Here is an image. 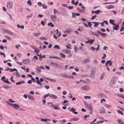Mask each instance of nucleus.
Listing matches in <instances>:
<instances>
[{
  "label": "nucleus",
  "instance_id": "1",
  "mask_svg": "<svg viewBox=\"0 0 124 124\" xmlns=\"http://www.w3.org/2000/svg\"><path fill=\"white\" fill-rule=\"evenodd\" d=\"M13 4L12 2L9 1L7 2V6L8 8L10 9L13 6Z\"/></svg>",
  "mask_w": 124,
  "mask_h": 124
},
{
  "label": "nucleus",
  "instance_id": "2",
  "mask_svg": "<svg viewBox=\"0 0 124 124\" xmlns=\"http://www.w3.org/2000/svg\"><path fill=\"white\" fill-rule=\"evenodd\" d=\"M114 77H113L112 78L110 81L109 83V85L110 86H112L113 85H114L115 83L116 79H113Z\"/></svg>",
  "mask_w": 124,
  "mask_h": 124
},
{
  "label": "nucleus",
  "instance_id": "3",
  "mask_svg": "<svg viewBox=\"0 0 124 124\" xmlns=\"http://www.w3.org/2000/svg\"><path fill=\"white\" fill-rule=\"evenodd\" d=\"M81 89V90L88 91L89 89V87L88 85H85L82 86Z\"/></svg>",
  "mask_w": 124,
  "mask_h": 124
},
{
  "label": "nucleus",
  "instance_id": "4",
  "mask_svg": "<svg viewBox=\"0 0 124 124\" xmlns=\"http://www.w3.org/2000/svg\"><path fill=\"white\" fill-rule=\"evenodd\" d=\"M50 64L53 66L54 67L57 66V68H58L60 67V65L57 64V63L52 62L50 63Z\"/></svg>",
  "mask_w": 124,
  "mask_h": 124
},
{
  "label": "nucleus",
  "instance_id": "5",
  "mask_svg": "<svg viewBox=\"0 0 124 124\" xmlns=\"http://www.w3.org/2000/svg\"><path fill=\"white\" fill-rule=\"evenodd\" d=\"M4 31H5V32H6V33L8 34H10L11 35H12L14 36H15V34L13 32H12L11 31H9L8 30H6Z\"/></svg>",
  "mask_w": 124,
  "mask_h": 124
},
{
  "label": "nucleus",
  "instance_id": "6",
  "mask_svg": "<svg viewBox=\"0 0 124 124\" xmlns=\"http://www.w3.org/2000/svg\"><path fill=\"white\" fill-rule=\"evenodd\" d=\"M49 96L50 98L54 99H56L57 98V97L56 96L53 94H49Z\"/></svg>",
  "mask_w": 124,
  "mask_h": 124
},
{
  "label": "nucleus",
  "instance_id": "7",
  "mask_svg": "<svg viewBox=\"0 0 124 124\" xmlns=\"http://www.w3.org/2000/svg\"><path fill=\"white\" fill-rule=\"evenodd\" d=\"M36 72L38 73H40L41 71L40 68L38 66L36 67Z\"/></svg>",
  "mask_w": 124,
  "mask_h": 124
},
{
  "label": "nucleus",
  "instance_id": "8",
  "mask_svg": "<svg viewBox=\"0 0 124 124\" xmlns=\"http://www.w3.org/2000/svg\"><path fill=\"white\" fill-rule=\"evenodd\" d=\"M97 33H99V34L102 36V37H104L107 35L106 33H102L99 31H97Z\"/></svg>",
  "mask_w": 124,
  "mask_h": 124
},
{
  "label": "nucleus",
  "instance_id": "9",
  "mask_svg": "<svg viewBox=\"0 0 124 124\" xmlns=\"http://www.w3.org/2000/svg\"><path fill=\"white\" fill-rule=\"evenodd\" d=\"M30 62V59H25L23 60V62L25 64H27Z\"/></svg>",
  "mask_w": 124,
  "mask_h": 124
},
{
  "label": "nucleus",
  "instance_id": "10",
  "mask_svg": "<svg viewBox=\"0 0 124 124\" xmlns=\"http://www.w3.org/2000/svg\"><path fill=\"white\" fill-rule=\"evenodd\" d=\"M51 18L54 21H55L56 20V18L55 15H51Z\"/></svg>",
  "mask_w": 124,
  "mask_h": 124
},
{
  "label": "nucleus",
  "instance_id": "11",
  "mask_svg": "<svg viewBox=\"0 0 124 124\" xmlns=\"http://www.w3.org/2000/svg\"><path fill=\"white\" fill-rule=\"evenodd\" d=\"M108 64H109V65L110 66L112 65V63L110 60L107 61L106 63L105 66H107Z\"/></svg>",
  "mask_w": 124,
  "mask_h": 124
},
{
  "label": "nucleus",
  "instance_id": "12",
  "mask_svg": "<svg viewBox=\"0 0 124 124\" xmlns=\"http://www.w3.org/2000/svg\"><path fill=\"white\" fill-rule=\"evenodd\" d=\"M117 121L118 124H124L123 121L121 119H117Z\"/></svg>",
  "mask_w": 124,
  "mask_h": 124
},
{
  "label": "nucleus",
  "instance_id": "13",
  "mask_svg": "<svg viewBox=\"0 0 124 124\" xmlns=\"http://www.w3.org/2000/svg\"><path fill=\"white\" fill-rule=\"evenodd\" d=\"M36 82L37 83V84L38 85H39L40 86V87H37V88L40 89L42 88V84L41 83H40V82L38 81H36Z\"/></svg>",
  "mask_w": 124,
  "mask_h": 124
},
{
  "label": "nucleus",
  "instance_id": "14",
  "mask_svg": "<svg viewBox=\"0 0 124 124\" xmlns=\"http://www.w3.org/2000/svg\"><path fill=\"white\" fill-rule=\"evenodd\" d=\"M46 79L48 80L51 81V82H52L54 83L55 82L56 80L54 79H51L49 78H46Z\"/></svg>",
  "mask_w": 124,
  "mask_h": 124
},
{
  "label": "nucleus",
  "instance_id": "15",
  "mask_svg": "<svg viewBox=\"0 0 124 124\" xmlns=\"http://www.w3.org/2000/svg\"><path fill=\"white\" fill-rule=\"evenodd\" d=\"M25 82L23 81H21L20 82H18L16 83V85H20L22 83H24Z\"/></svg>",
  "mask_w": 124,
  "mask_h": 124
},
{
  "label": "nucleus",
  "instance_id": "16",
  "mask_svg": "<svg viewBox=\"0 0 124 124\" xmlns=\"http://www.w3.org/2000/svg\"><path fill=\"white\" fill-rule=\"evenodd\" d=\"M90 60V58H88L85 59L83 61V62L85 63H86L88 62H89Z\"/></svg>",
  "mask_w": 124,
  "mask_h": 124
},
{
  "label": "nucleus",
  "instance_id": "17",
  "mask_svg": "<svg viewBox=\"0 0 124 124\" xmlns=\"http://www.w3.org/2000/svg\"><path fill=\"white\" fill-rule=\"evenodd\" d=\"M13 107L16 109H18L17 108H19V107L18 105L17 104H13Z\"/></svg>",
  "mask_w": 124,
  "mask_h": 124
},
{
  "label": "nucleus",
  "instance_id": "18",
  "mask_svg": "<svg viewBox=\"0 0 124 124\" xmlns=\"http://www.w3.org/2000/svg\"><path fill=\"white\" fill-rule=\"evenodd\" d=\"M113 27V29L114 30H117L119 27L118 25L117 24L115 25Z\"/></svg>",
  "mask_w": 124,
  "mask_h": 124
},
{
  "label": "nucleus",
  "instance_id": "19",
  "mask_svg": "<svg viewBox=\"0 0 124 124\" xmlns=\"http://www.w3.org/2000/svg\"><path fill=\"white\" fill-rule=\"evenodd\" d=\"M106 8L108 9H110L111 8H114V7L112 5H109L108 6L106 7Z\"/></svg>",
  "mask_w": 124,
  "mask_h": 124
},
{
  "label": "nucleus",
  "instance_id": "20",
  "mask_svg": "<svg viewBox=\"0 0 124 124\" xmlns=\"http://www.w3.org/2000/svg\"><path fill=\"white\" fill-rule=\"evenodd\" d=\"M28 99L30 100H32V101H34V99L33 97L31 95L28 96Z\"/></svg>",
  "mask_w": 124,
  "mask_h": 124
},
{
  "label": "nucleus",
  "instance_id": "21",
  "mask_svg": "<svg viewBox=\"0 0 124 124\" xmlns=\"http://www.w3.org/2000/svg\"><path fill=\"white\" fill-rule=\"evenodd\" d=\"M79 119V118H78L76 117H74L72 119H71V121H77Z\"/></svg>",
  "mask_w": 124,
  "mask_h": 124
},
{
  "label": "nucleus",
  "instance_id": "22",
  "mask_svg": "<svg viewBox=\"0 0 124 124\" xmlns=\"http://www.w3.org/2000/svg\"><path fill=\"white\" fill-rule=\"evenodd\" d=\"M9 71L11 72H12L14 71H18L16 69H15V68H14L13 69H11V68L10 69H9Z\"/></svg>",
  "mask_w": 124,
  "mask_h": 124
},
{
  "label": "nucleus",
  "instance_id": "23",
  "mask_svg": "<svg viewBox=\"0 0 124 124\" xmlns=\"http://www.w3.org/2000/svg\"><path fill=\"white\" fill-rule=\"evenodd\" d=\"M113 20H112L111 19H110L109 21V23L111 24H112L113 26L115 25H116V24L115 23H114L113 22Z\"/></svg>",
  "mask_w": 124,
  "mask_h": 124
},
{
  "label": "nucleus",
  "instance_id": "24",
  "mask_svg": "<svg viewBox=\"0 0 124 124\" xmlns=\"http://www.w3.org/2000/svg\"><path fill=\"white\" fill-rule=\"evenodd\" d=\"M92 23L94 24V26L95 27H97L98 25V23H99L98 22H92Z\"/></svg>",
  "mask_w": 124,
  "mask_h": 124
},
{
  "label": "nucleus",
  "instance_id": "25",
  "mask_svg": "<svg viewBox=\"0 0 124 124\" xmlns=\"http://www.w3.org/2000/svg\"><path fill=\"white\" fill-rule=\"evenodd\" d=\"M33 34L35 37H37L39 35H40V32H39L37 33H34Z\"/></svg>",
  "mask_w": 124,
  "mask_h": 124
},
{
  "label": "nucleus",
  "instance_id": "26",
  "mask_svg": "<svg viewBox=\"0 0 124 124\" xmlns=\"http://www.w3.org/2000/svg\"><path fill=\"white\" fill-rule=\"evenodd\" d=\"M88 109L90 110H92V108L91 105L90 104H88L87 105Z\"/></svg>",
  "mask_w": 124,
  "mask_h": 124
},
{
  "label": "nucleus",
  "instance_id": "27",
  "mask_svg": "<svg viewBox=\"0 0 124 124\" xmlns=\"http://www.w3.org/2000/svg\"><path fill=\"white\" fill-rule=\"evenodd\" d=\"M47 25L48 26H50V25L51 27H53L54 26V25L53 24H52V23L51 22H50L48 23L47 24Z\"/></svg>",
  "mask_w": 124,
  "mask_h": 124
},
{
  "label": "nucleus",
  "instance_id": "28",
  "mask_svg": "<svg viewBox=\"0 0 124 124\" xmlns=\"http://www.w3.org/2000/svg\"><path fill=\"white\" fill-rule=\"evenodd\" d=\"M77 10L80 13L83 12L84 11V10L80 9V8L79 7H78L77 8Z\"/></svg>",
  "mask_w": 124,
  "mask_h": 124
},
{
  "label": "nucleus",
  "instance_id": "29",
  "mask_svg": "<svg viewBox=\"0 0 124 124\" xmlns=\"http://www.w3.org/2000/svg\"><path fill=\"white\" fill-rule=\"evenodd\" d=\"M60 54L61 55V58H65V55L64 54H63V53H60Z\"/></svg>",
  "mask_w": 124,
  "mask_h": 124
},
{
  "label": "nucleus",
  "instance_id": "30",
  "mask_svg": "<svg viewBox=\"0 0 124 124\" xmlns=\"http://www.w3.org/2000/svg\"><path fill=\"white\" fill-rule=\"evenodd\" d=\"M3 82H4L5 83H7V84H11V83L9 82L8 81V79H6V80H4V81H3Z\"/></svg>",
  "mask_w": 124,
  "mask_h": 124
},
{
  "label": "nucleus",
  "instance_id": "31",
  "mask_svg": "<svg viewBox=\"0 0 124 124\" xmlns=\"http://www.w3.org/2000/svg\"><path fill=\"white\" fill-rule=\"evenodd\" d=\"M67 75L64 74H61L60 75L63 78H67Z\"/></svg>",
  "mask_w": 124,
  "mask_h": 124
},
{
  "label": "nucleus",
  "instance_id": "32",
  "mask_svg": "<svg viewBox=\"0 0 124 124\" xmlns=\"http://www.w3.org/2000/svg\"><path fill=\"white\" fill-rule=\"evenodd\" d=\"M65 53L67 54H69L71 52L70 51V50L68 49H67L65 50Z\"/></svg>",
  "mask_w": 124,
  "mask_h": 124
},
{
  "label": "nucleus",
  "instance_id": "33",
  "mask_svg": "<svg viewBox=\"0 0 124 124\" xmlns=\"http://www.w3.org/2000/svg\"><path fill=\"white\" fill-rule=\"evenodd\" d=\"M54 48H55L56 49H60V48L59 46L58 45H55L54 47Z\"/></svg>",
  "mask_w": 124,
  "mask_h": 124
},
{
  "label": "nucleus",
  "instance_id": "34",
  "mask_svg": "<svg viewBox=\"0 0 124 124\" xmlns=\"http://www.w3.org/2000/svg\"><path fill=\"white\" fill-rule=\"evenodd\" d=\"M101 10H98L96 11H94V13L97 14H99Z\"/></svg>",
  "mask_w": 124,
  "mask_h": 124
},
{
  "label": "nucleus",
  "instance_id": "35",
  "mask_svg": "<svg viewBox=\"0 0 124 124\" xmlns=\"http://www.w3.org/2000/svg\"><path fill=\"white\" fill-rule=\"evenodd\" d=\"M76 110V109H74V108H71L70 110V111H71L72 112H74Z\"/></svg>",
  "mask_w": 124,
  "mask_h": 124
},
{
  "label": "nucleus",
  "instance_id": "36",
  "mask_svg": "<svg viewBox=\"0 0 124 124\" xmlns=\"http://www.w3.org/2000/svg\"><path fill=\"white\" fill-rule=\"evenodd\" d=\"M66 46L67 48H69V49L71 48L70 47V45L69 44H68L67 45H66Z\"/></svg>",
  "mask_w": 124,
  "mask_h": 124
},
{
  "label": "nucleus",
  "instance_id": "37",
  "mask_svg": "<svg viewBox=\"0 0 124 124\" xmlns=\"http://www.w3.org/2000/svg\"><path fill=\"white\" fill-rule=\"evenodd\" d=\"M117 112L120 114H121L122 115H123V112L119 110H117Z\"/></svg>",
  "mask_w": 124,
  "mask_h": 124
},
{
  "label": "nucleus",
  "instance_id": "38",
  "mask_svg": "<svg viewBox=\"0 0 124 124\" xmlns=\"http://www.w3.org/2000/svg\"><path fill=\"white\" fill-rule=\"evenodd\" d=\"M49 93H48L47 94H45L44 96H43V98L44 99H46V97H47L48 96H49Z\"/></svg>",
  "mask_w": 124,
  "mask_h": 124
},
{
  "label": "nucleus",
  "instance_id": "39",
  "mask_svg": "<svg viewBox=\"0 0 124 124\" xmlns=\"http://www.w3.org/2000/svg\"><path fill=\"white\" fill-rule=\"evenodd\" d=\"M74 78V77L73 76H68L67 75V78Z\"/></svg>",
  "mask_w": 124,
  "mask_h": 124
},
{
  "label": "nucleus",
  "instance_id": "40",
  "mask_svg": "<svg viewBox=\"0 0 124 124\" xmlns=\"http://www.w3.org/2000/svg\"><path fill=\"white\" fill-rule=\"evenodd\" d=\"M42 6L43 8L44 9H46L47 8V6L44 4H42Z\"/></svg>",
  "mask_w": 124,
  "mask_h": 124
},
{
  "label": "nucleus",
  "instance_id": "41",
  "mask_svg": "<svg viewBox=\"0 0 124 124\" xmlns=\"http://www.w3.org/2000/svg\"><path fill=\"white\" fill-rule=\"evenodd\" d=\"M96 16H97L96 15V14L95 15H94L93 16H92L91 18V19L92 20H93L96 17Z\"/></svg>",
  "mask_w": 124,
  "mask_h": 124
},
{
  "label": "nucleus",
  "instance_id": "42",
  "mask_svg": "<svg viewBox=\"0 0 124 124\" xmlns=\"http://www.w3.org/2000/svg\"><path fill=\"white\" fill-rule=\"evenodd\" d=\"M84 98L85 99H87V98L90 99L91 98V97L89 96H85Z\"/></svg>",
  "mask_w": 124,
  "mask_h": 124
},
{
  "label": "nucleus",
  "instance_id": "43",
  "mask_svg": "<svg viewBox=\"0 0 124 124\" xmlns=\"http://www.w3.org/2000/svg\"><path fill=\"white\" fill-rule=\"evenodd\" d=\"M10 80L12 82L15 83V80H13V76H12L10 78Z\"/></svg>",
  "mask_w": 124,
  "mask_h": 124
},
{
  "label": "nucleus",
  "instance_id": "44",
  "mask_svg": "<svg viewBox=\"0 0 124 124\" xmlns=\"http://www.w3.org/2000/svg\"><path fill=\"white\" fill-rule=\"evenodd\" d=\"M36 81H39V82H43L44 81V80L43 78H41L39 80H36Z\"/></svg>",
  "mask_w": 124,
  "mask_h": 124
},
{
  "label": "nucleus",
  "instance_id": "45",
  "mask_svg": "<svg viewBox=\"0 0 124 124\" xmlns=\"http://www.w3.org/2000/svg\"><path fill=\"white\" fill-rule=\"evenodd\" d=\"M40 39L41 40H46L45 37H40Z\"/></svg>",
  "mask_w": 124,
  "mask_h": 124
},
{
  "label": "nucleus",
  "instance_id": "46",
  "mask_svg": "<svg viewBox=\"0 0 124 124\" xmlns=\"http://www.w3.org/2000/svg\"><path fill=\"white\" fill-rule=\"evenodd\" d=\"M114 2H105L103 3L104 4H113L114 3Z\"/></svg>",
  "mask_w": 124,
  "mask_h": 124
},
{
  "label": "nucleus",
  "instance_id": "47",
  "mask_svg": "<svg viewBox=\"0 0 124 124\" xmlns=\"http://www.w3.org/2000/svg\"><path fill=\"white\" fill-rule=\"evenodd\" d=\"M27 3L29 5H31L32 4H31V2L30 0H28L27 1Z\"/></svg>",
  "mask_w": 124,
  "mask_h": 124
},
{
  "label": "nucleus",
  "instance_id": "48",
  "mask_svg": "<svg viewBox=\"0 0 124 124\" xmlns=\"http://www.w3.org/2000/svg\"><path fill=\"white\" fill-rule=\"evenodd\" d=\"M75 52L76 53L78 50V48L75 46L74 47Z\"/></svg>",
  "mask_w": 124,
  "mask_h": 124
},
{
  "label": "nucleus",
  "instance_id": "49",
  "mask_svg": "<svg viewBox=\"0 0 124 124\" xmlns=\"http://www.w3.org/2000/svg\"><path fill=\"white\" fill-rule=\"evenodd\" d=\"M3 88H5L6 89H8V88H11V87H10V86H3Z\"/></svg>",
  "mask_w": 124,
  "mask_h": 124
},
{
  "label": "nucleus",
  "instance_id": "50",
  "mask_svg": "<svg viewBox=\"0 0 124 124\" xmlns=\"http://www.w3.org/2000/svg\"><path fill=\"white\" fill-rule=\"evenodd\" d=\"M41 120L42 121H44L45 122H46L47 121V119H41Z\"/></svg>",
  "mask_w": 124,
  "mask_h": 124
},
{
  "label": "nucleus",
  "instance_id": "51",
  "mask_svg": "<svg viewBox=\"0 0 124 124\" xmlns=\"http://www.w3.org/2000/svg\"><path fill=\"white\" fill-rule=\"evenodd\" d=\"M94 41V39H91L90 40V43L91 44H93V41Z\"/></svg>",
  "mask_w": 124,
  "mask_h": 124
},
{
  "label": "nucleus",
  "instance_id": "52",
  "mask_svg": "<svg viewBox=\"0 0 124 124\" xmlns=\"http://www.w3.org/2000/svg\"><path fill=\"white\" fill-rule=\"evenodd\" d=\"M104 76V74H101L100 79H101L102 80Z\"/></svg>",
  "mask_w": 124,
  "mask_h": 124
},
{
  "label": "nucleus",
  "instance_id": "53",
  "mask_svg": "<svg viewBox=\"0 0 124 124\" xmlns=\"http://www.w3.org/2000/svg\"><path fill=\"white\" fill-rule=\"evenodd\" d=\"M103 56L101 57V58L103 59H105V57L106 56V54H103Z\"/></svg>",
  "mask_w": 124,
  "mask_h": 124
},
{
  "label": "nucleus",
  "instance_id": "54",
  "mask_svg": "<svg viewBox=\"0 0 124 124\" xmlns=\"http://www.w3.org/2000/svg\"><path fill=\"white\" fill-rule=\"evenodd\" d=\"M124 30V27L122 26L121 28L120 31H122Z\"/></svg>",
  "mask_w": 124,
  "mask_h": 124
},
{
  "label": "nucleus",
  "instance_id": "55",
  "mask_svg": "<svg viewBox=\"0 0 124 124\" xmlns=\"http://www.w3.org/2000/svg\"><path fill=\"white\" fill-rule=\"evenodd\" d=\"M103 111H102L101 110H100L99 113L101 114L104 113H105V111L104 109H103Z\"/></svg>",
  "mask_w": 124,
  "mask_h": 124
},
{
  "label": "nucleus",
  "instance_id": "56",
  "mask_svg": "<svg viewBox=\"0 0 124 124\" xmlns=\"http://www.w3.org/2000/svg\"><path fill=\"white\" fill-rule=\"evenodd\" d=\"M54 15H55V13H58V11L54 9Z\"/></svg>",
  "mask_w": 124,
  "mask_h": 124
},
{
  "label": "nucleus",
  "instance_id": "57",
  "mask_svg": "<svg viewBox=\"0 0 124 124\" xmlns=\"http://www.w3.org/2000/svg\"><path fill=\"white\" fill-rule=\"evenodd\" d=\"M6 38H7L9 40H11V37H10L9 36H6Z\"/></svg>",
  "mask_w": 124,
  "mask_h": 124
},
{
  "label": "nucleus",
  "instance_id": "58",
  "mask_svg": "<svg viewBox=\"0 0 124 124\" xmlns=\"http://www.w3.org/2000/svg\"><path fill=\"white\" fill-rule=\"evenodd\" d=\"M6 78V77H5L4 76H3V77H2L1 78V80L3 81H3H4V79H5Z\"/></svg>",
  "mask_w": 124,
  "mask_h": 124
},
{
  "label": "nucleus",
  "instance_id": "59",
  "mask_svg": "<svg viewBox=\"0 0 124 124\" xmlns=\"http://www.w3.org/2000/svg\"><path fill=\"white\" fill-rule=\"evenodd\" d=\"M7 103L9 105L11 106H13V104L11 103L8 101L7 102Z\"/></svg>",
  "mask_w": 124,
  "mask_h": 124
},
{
  "label": "nucleus",
  "instance_id": "60",
  "mask_svg": "<svg viewBox=\"0 0 124 124\" xmlns=\"http://www.w3.org/2000/svg\"><path fill=\"white\" fill-rule=\"evenodd\" d=\"M0 54L1 55H3V56H4V57H5V54L4 53L2 52H0Z\"/></svg>",
  "mask_w": 124,
  "mask_h": 124
},
{
  "label": "nucleus",
  "instance_id": "61",
  "mask_svg": "<svg viewBox=\"0 0 124 124\" xmlns=\"http://www.w3.org/2000/svg\"><path fill=\"white\" fill-rule=\"evenodd\" d=\"M17 55L19 58L21 57V54L20 53H17Z\"/></svg>",
  "mask_w": 124,
  "mask_h": 124
},
{
  "label": "nucleus",
  "instance_id": "62",
  "mask_svg": "<svg viewBox=\"0 0 124 124\" xmlns=\"http://www.w3.org/2000/svg\"><path fill=\"white\" fill-rule=\"evenodd\" d=\"M38 5L39 6H41L42 5V3L40 2H39L38 3Z\"/></svg>",
  "mask_w": 124,
  "mask_h": 124
},
{
  "label": "nucleus",
  "instance_id": "63",
  "mask_svg": "<svg viewBox=\"0 0 124 124\" xmlns=\"http://www.w3.org/2000/svg\"><path fill=\"white\" fill-rule=\"evenodd\" d=\"M103 94L102 93H99L98 94V97H102Z\"/></svg>",
  "mask_w": 124,
  "mask_h": 124
},
{
  "label": "nucleus",
  "instance_id": "64",
  "mask_svg": "<svg viewBox=\"0 0 124 124\" xmlns=\"http://www.w3.org/2000/svg\"><path fill=\"white\" fill-rule=\"evenodd\" d=\"M85 67L86 68L90 69L91 68L90 66L89 65H87L85 66Z\"/></svg>",
  "mask_w": 124,
  "mask_h": 124
}]
</instances>
